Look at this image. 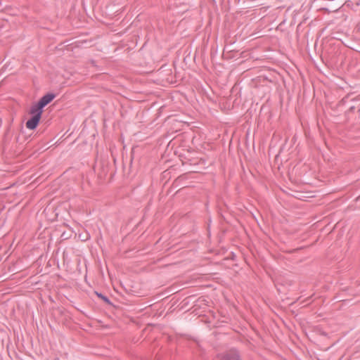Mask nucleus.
Instances as JSON below:
<instances>
[{
	"label": "nucleus",
	"instance_id": "3",
	"mask_svg": "<svg viewBox=\"0 0 360 360\" xmlns=\"http://www.w3.org/2000/svg\"><path fill=\"white\" fill-rule=\"evenodd\" d=\"M231 47L232 46H229L223 47L222 56L224 58L229 59V58L233 57V56L229 55V53L233 51V50L231 49Z\"/></svg>",
	"mask_w": 360,
	"mask_h": 360
},
{
	"label": "nucleus",
	"instance_id": "4",
	"mask_svg": "<svg viewBox=\"0 0 360 360\" xmlns=\"http://www.w3.org/2000/svg\"><path fill=\"white\" fill-rule=\"evenodd\" d=\"M97 295L98 297H101L105 302L110 304V300L105 295H103L101 293H97Z\"/></svg>",
	"mask_w": 360,
	"mask_h": 360
},
{
	"label": "nucleus",
	"instance_id": "2",
	"mask_svg": "<svg viewBox=\"0 0 360 360\" xmlns=\"http://www.w3.org/2000/svg\"><path fill=\"white\" fill-rule=\"evenodd\" d=\"M223 360H240L238 352L236 349H230L222 355Z\"/></svg>",
	"mask_w": 360,
	"mask_h": 360
},
{
	"label": "nucleus",
	"instance_id": "1",
	"mask_svg": "<svg viewBox=\"0 0 360 360\" xmlns=\"http://www.w3.org/2000/svg\"><path fill=\"white\" fill-rule=\"evenodd\" d=\"M56 97V95L52 93H49L43 96L38 103L32 105L30 110V114L32 117L26 122V127L29 129H34L39 124L43 108L51 103Z\"/></svg>",
	"mask_w": 360,
	"mask_h": 360
}]
</instances>
